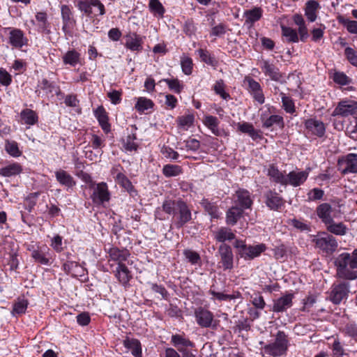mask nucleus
<instances>
[{
  "label": "nucleus",
  "mask_w": 357,
  "mask_h": 357,
  "mask_svg": "<svg viewBox=\"0 0 357 357\" xmlns=\"http://www.w3.org/2000/svg\"><path fill=\"white\" fill-rule=\"evenodd\" d=\"M336 268V277L347 280L357 278V249L351 254L343 252L339 255L334 261Z\"/></svg>",
  "instance_id": "nucleus-1"
},
{
  "label": "nucleus",
  "mask_w": 357,
  "mask_h": 357,
  "mask_svg": "<svg viewBox=\"0 0 357 357\" xmlns=\"http://www.w3.org/2000/svg\"><path fill=\"white\" fill-rule=\"evenodd\" d=\"M164 212L173 215L175 227L182 228L192 220V213L187 204L181 199H167L162 206Z\"/></svg>",
  "instance_id": "nucleus-2"
},
{
  "label": "nucleus",
  "mask_w": 357,
  "mask_h": 357,
  "mask_svg": "<svg viewBox=\"0 0 357 357\" xmlns=\"http://www.w3.org/2000/svg\"><path fill=\"white\" fill-rule=\"evenodd\" d=\"M289 341L284 332L279 331L277 333L275 342L265 345L261 349L264 357H279L284 355L288 349Z\"/></svg>",
  "instance_id": "nucleus-3"
},
{
  "label": "nucleus",
  "mask_w": 357,
  "mask_h": 357,
  "mask_svg": "<svg viewBox=\"0 0 357 357\" xmlns=\"http://www.w3.org/2000/svg\"><path fill=\"white\" fill-rule=\"evenodd\" d=\"M234 246L237 249L238 255L245 260H252L259 257L266 249L264 243L247 245L242 240H236Z\"/></svg>",
  "instance_id": "nucleus-4"
},
{
  "label": "nucleus",
  "mask_w": 357,
  "mask_h": 357,
  "mask_svg": "<svg viewBox=\"0 0 357 357\" xmlns=\"http://www.w3.org/2000/svg\"><path fill=\"white\" fill-rule=\"evenodd\" d=\"M86 182L89 183V187L93 188V194L91 197L92 201L96 204H102L105 202H109L110 199V193L106 183L100 182L96 184L91 179L89 175L84 176Z\"/></svg>",
  "instance_id": "nucleus-5"
},
{
  "label": "nucleus",
  "mask_w": 357,
  "mask_h": 357,
  "mask_svg": "<svg viewBox=\"0 0 357 357\" xmlns=\"http://www.w3.org/2000/svg\"><path fill=\"white\" fill-rule=\"evenodd\" d=\"M312 242L317 248L326 254L333 253L338 246L335 238L326 232L318 233L312 239Z\"/></svg>",
  "instance_id": "nucleus-6"
},
{
  "label": "nucleus",
  "mask_w": 357,
  "mask_h": 357,
  "mask_svg": "<svg viewBox=\"0 0 357 357\" xmlns=\"http://www.w3.org/2000/svg\"><path fill=\"white\" fill-rule=\"evenodd\" d=\"M28 250L31 252V257L36 263L50 266L54 261V257L50 252V249L46 245H37L36 247L29 245Z\"/></svg>",
  "instance_id": "nucleus-7"
},
{
  "label": "nucleus",
  "mask_w": 357,
  "mask_h": 357,
  "mask_svg": "<svg viewBox=\"0 0 357 357\" xmlns=\"http://www.w3.org/2000/svg\"><path fill=\"white\" fill-rule=\"evenodd\" d=\"M349 287L350 284L348 282H335L331 288L329 300L335 305L340 304L343 300L347 298Z\"/></svg>",
  "instance_id": "nucleus-8"
},
{
  "label": "nucleus",
  "mask_w": 357,
  "mask_h": 357,
  "mask_svg": "<svg viewBox=\"0 0 357 357\" xmlns=\"http://www.w3.org/2000/svg\"><path fill=\"white\" fill-rule=\"evenodd\" d=\"M337 169L342 174L357 173V154L349 153L340 158L337 164Z\"/></svg>",
  "instance_id": "nucleus-9"
},
{
  "label": "nucleus",
  "mask_w": 357,
  "mask_h": 357,
  "mask_svg": "<svg viewBox=\"0 0 357 357\" xmlns=\"http://www.w3.org/2000/svg\"><path fill=\"white\" fill-rule=\"evenodd\" d=\"M357 112V102L353 100L340 101L333 112L332 116L347 117Z\"/></svg>",
  "instance_id": "nucleus-10"
},
{
  "label": "nucleus",
  "mask_w": 357,
  "mask_h": 357,
  "mask_svg": "<svg viewBox=\"0 0 357 357\" xmlns=\"http://www.w3.org/2000/svg\"><path fill=\"white\" fill-rule=\"evenodd\" d=\"M220 255V264L224 270H231L234 266V255L231 247L227 244H222L218 248Z\"/></svg>",
  "instance_id": "nucleus-11"
},
{
  "label": "nucleus",
  "mask_w": 357,
  "mask_h": 357,
  "mask_svg": "<svg viewBox=\"0 0 357 357\" xmlns=\"http://www.w3.org/2000/svg\"><path fill=\"white\" fill-rule=\"evenodd\" d=\"M61 17L63 21L62 30L66 34H70L76 24V20L69 6H61Z\"/></svg>",
  "instance_id": "nucleus-12"
},
{
  "label": "nucleus",
  "mask_w": 357,
  "mask_h": 357,
  "mask_svg": "<svg viewBox=\"0 0 357 357\" xmlns=\"http://www.w3.org/2000/svg\"><path fill=\"white\" fill-rule=\"evenodd\" d=\"M195 317L197 324L201 327H211L214 316L208 310L202 307H197L195 311Z\"/></svg>",
  "instance_id": "nucleus-13"
},
{
  "label": "nucleus",
  "mask_w": 357,
  "mask_h": 357,
  "mask_svg": "<svg viewBox=\"0 0 357 357\" xmlns=\"http://www.w3.org/2000/svg\"><path fill=\"white\" fill-rule=\"evenodd\" d=\"M305 128L307 133L312 135L321 137L324 135L326 132V127L324 123L316 119H308L304 122Z\"/></svg>",
  "instance_id": "nucleus-14"
},
{
  "label": "nucleus",
  "mask_w": 357,
  "mask_h": 357,
  "mask_svg": "<svg viewBox=\"0 0 357 357\" xmlns=\"http://www.w3.org/2000/svg\"><path fill=\"white\" fill-rule=\"evenodd\" d=\"M235 197L236 206L243 208V210L251 208L253 200L251 197V193L248 190L239 188L236 191Z\"/></svg>",
  "instance_id": "nucleus-15"
},
{
  "label": "nucleus",
  "mask_w": 357,
  "mask_h": 357,
  "mask_svg": "<svg viewBox=\"0 0 357 357\" xmlns=\"http://www.w3.org/2000/svg\"><path fill=\"white\" fill-rule=\"evenodd\" d=\"M125 47L132 52H140L143 49V38L136 33H129L125 36Z\"/></svg>",
  "instance_id": "nucleus-16"
},
{
  "label": "nucleus",
  "mask_w": 357,
  "mask_h": 357,
  "mask_svg": "<svg viewBox=\"0 0 357 357\" xmlns=\"http://www.w3.org/2000/svg\"><path fill=\"white\" fill-rule=\"evenodd\" d=\"M309 175V172L305 171H292L287 175V185L294 187H298L304 183Z\"/></svg>",
  "instance_id": "nucleus-17"
},
{
  "label": "nucleus",
  "mask_w": 357,
  "mask_h": 357,
  "mask_svg": "<svg viewBox=\"0 0 357 357\" xmlns=\"http://www.w3.org/2000/svg\"><path fill=\"white\" fill-rule=\"evenodd\" d=\"M293 294H286L274 301L273 311L275 312H283L292 306Z\"/></svg>",
  "instance_id": "nucleus-18"
},
{
  "label": "nucleus",
  "mask_w": 357,
  "mask_h": 357,
  "mask_svg": "<svg viewBox=\"0 0 357 357\" xmlns=\"http://www.w3.org/2000/svg\"><path fill=\"white\" fill-rule=\"evenodd\" d=\"M28 39L20 29H11L9 33V43L15 48H21L26 45Z\"/></svg>",
  "instance_id": "nucleus-19"
},
{
  "label": "nucleus",
  "mask_w": 357,
  "mask_h": 357,
  "mask_svg": "<svg viewBox=\"0 0 357 357\" xmlns=\"http://www.w3.org/2000/svg\"><path fill=\"white\" fill-rule=\"evenodd\" d=\"M55 177L59 184L66 188V190H73L76 185V181L74 178L63 169L56 171Z\"/></svg>",
  "instance_id": "nucleus-20"
},
{
  "label": "nucleus",
  "mask_w": 357,
  "mask_h": 357,
  "mask_svg": "<svg viewBox=\"0 0 357 357\" xmlns=\"http://www.w3.org/2000/svg\"><path fill=\"white\" fill-rule=\"evenodd\" d=\"M266 206L273 211H278L284 204L283 199L279 195L272 190H268L264 194Z\"/></svg>",
  "instance_id": "nucleus-21"
},
{
  "label": "nucleus",
  "mask_w": 357,
  "mask_h": 357,
  "mask_svg": "<svg viewBox=\"0 0 357 357\" xmlns=\"http://www.w3.org/2000/svg\"><path fill=\"white\" fill-rule=\"evenodd\" d=\"M63 270L73 277H82L85 275L86 270L76 261H67L62 265Z\"/></svg>",
  "instance_id": "nucleus-22"
},
{
  "label": "nucleus",
  "mask_w": 357,
  "mask_h": 357,
  "mask_svg": "<svg viewBox=\"0 0 357 357\" xmlns=\"http://www.w3.org/2000/svg\"><path fill=\"white\" fill-rule=\"evenodd\" d=\"M114 275L119 282L124 287L128 284L132 278L130 271L126 264H119L114 271Z\"/></svg>",
  "instance_id": "nucleus-23"
},
{
  "label": "nucleus",
  "mask_w": 357,
  "mask_h": 357,
  "mask_svg": "<svg viewBox=\"0 0 357 357\" xmlns=\"http://www.w3.org/2000/svg\"><path fill=\"white\" fill-rule=\"evenodd\" d=\"M260 119L262 122V126L266 128H270L274 125L282 128L284 126L283 117L280 115L274 114L267 116L265 114H262Z\"/></svg>",
  "instance_id": "nucleus-24"
},
{
  "label": "nucleus",
  "mask_w": 357,
  "mask_h": 357,
  "mask_svg": "<svg viewBox=\"0 0 357 357\" xmlns=\"http://www.w3.org/2000/svg\"><path fill=\"white\" fill-rule=\"evenodd\" d=\"M261 68L264 73L266 76H268L272 80L278 82L282 78V74L279 69L267 61H263L261 62Z\"/></svg>",
  "instance_id": "nucleus-25"
},
{
  "label": "nucleus",
  "mask_w": 357,
  "mask_h": 357,
  "mask_svg": "<svg viewBox=\"0 0 357 357\" xmlns=\"http://www.w3.org/2000/svg\"><path fill=\"white\" fill-rule=\"evenodd\" d=\"M62 60L64 64L75 67L77 65H82L81 54L75 49L70 50L63 56Z\"/></svg>",
  "instance_id": "nucleus-26"
},
{
  "label": "nucleus",
  "mask_w": 357,
  "mask_h": 357,
  "mask_svg": "<svg viewBox=\"0 0 357 357\" xmlns=\"http://www.w3.org/2000/svg\"><path fill=\"white\" fill-rule=\"evenodd\" d=\"M332 211V207L328 203L319 204L316 209L317 216L321 220L324 225L330 223V221L333 220L331 216Z\"/></svg>",
  "instance_id": "nucleus-27"
},
{
  "label": "nucleus",
  "mask_w": 357,
  "mask_h": 357,
  "mask_svg": "<svg viewBox=\"0 0 357 357\" xmlns=\"http://www.w3.org/2000/svg\"><path fill=\"white\" fill-rule=\"evenodd\" d=\"M171 342L180 352L187 349L188 347H193L195 346V344L189 339L178 334L172 336Z\"/></svg>",
  "instance_id": "nucleus-28"
},
{
  "label": "nucleus",
  "mask_w": 357,
  "mask_h": 357,
  "mask_svg": "<svg viewBox=\"0 0 357 357\" xmlns=\"http://www.w3.org/2000/svg\"><path fill=\"white\" fill-rule=\"evenodd\" d=\"M110 259L116 261L117 264H124L123 262L127 260L130 256V252L128 250H120L118 248H112L108 252Z\"/></svg>",
  "instance_id": "nucleus-29"
},
{
  "label": "nucleus",
  "mask_w": 357,
  "mask_h": 357,
  "mask_svg": "<svg viewBox=\"0 0 357 357\" xmlns=\"http://www.w3.org/2000/svg\"><path fill=\"white\" fill-rule=\"evenodd\" d=\"M268 176L271 181L282 185H287V176L284 175L274 165L269 166Z\"/></svg>",
  "instance_id": "nucleus-30"
},
{
  "label": "nucleus",
  "mask_w": 357,
  "mask_h": 357,
  "mask_svg": "<svg viewBox=\"0 0 357 357\" xmlns=\"http://www.w3.org/2000/svg\"><path fill=\"white\" fill-rule=\"evenodd\" d=\"M100 126L105 133L110 131V125L108 122V116L103 107H98L94 112Z\"/></svg>",
  "instance_id": "nucleus-31"
},
{
  "label": "nucleus",
  "mask_w": 357,
  "mask_h": 357,
  "mask_svg": "<svg viewBox=\"0 0 357 357\" xmlns=\"http://www.w3.org/2000/svg\"><path fill=\"white\" fill-rule=\"evenodd\" d=\"M320 8L319 3L315 0L307 1L305 7V15L307 20L313 22L317 17V10Z\"/></svg>",
  "instance_id": "nucleus-32"
},
{
  "label": "nucleus",
  "mask_w": 357,
  "mask_h": 357,
  "mask_svg": "<svg viewBox=\"0 0 357 357\" xmlns=\"http://www.w3.org/2000/svg\"><path fill=\"white\" fill-rule=\"evenodd\" d=\"M123 345L135 357H142L141 344L138 340L127 337L123 340Z\"/></svg>",
  "instance_id": "nucleus-33"
},
{
  "label": "nucleus",
  "mask_w": 357,
  "mask_h": 357,
  "mask_svg": "<svg viewBox=\"0 0 357 357\" xmlns=\"http://www.w3.org/2000/svg\"><path fill=\"white\" fill-rule=\"evenodd\" d=\"M243 210L238 206L231 207L227 212L226 222L229 225H234L241 218Z\"/></svg>",
  "instance_id": "nucleus-34"
},
{
  "label": "nucleus",
  "mask_w": 357,
  "mask_h": 357,
  "mask_svg": "<svg viewBox=\"0 0 357 357\" xmlns=\"http://www.w3.org/2000/svg\"><path fill=\"white\" fill-rule=\"evenodd\" d=\"M214 238L221 243L226 241H231L235 238V234L231 229L228 227H220L213 232Z\"/></svg>",
  "instance_id": "nucleus-35"
},
{
  "label": "nucleus",
  "mask_w": 357,
  "mask_h": 357,
  "mask_svg": "<svg viewBox=\"0 0 357 357\" xmlns=\"http://www.w3.org/2000/svg\"><path fill=\"white\" fill-rule=\"evenodd\" d=\"M20 118L23 123L33 126L38 121L37 113L31 109H24L20 112Z\"/></svg>",
  "instance_id": "nucleus-36"
},
{
  "label": "nucleus",
  "mask_w": 357,
  "mask_h": 357,
  "mask_svg": "<svg viewBox=\"0 0 357 357\" xmlns=\"http://www.w3.org/2000/svg\"><path fill=\"white\" fill-rule=\"evenodd\" d=\"M325 225L328 232L337 236H344L347 231V227L343 222H335L333 220Z\"/></svg>",
  "instance_id": "nucleus-37"
},
{
  "label": "nucleus",
  "mask_w": 357,
  "mask_h": 357,
  "mask_svg": "<svg viewBox=\"0 0 357 357\" xmlns=\"http://www.w3.org/2000/svg\"><path fill=\"white\" fill-rule=\"evenodd\" d=\"M22 172V166L17 162H13L0 169V175L10 177L20 174Z\"/></svg>",
  "instance_id": "nucleus-38"
},
{
  "label": "nucleus",
  "mask_w": 357,
  "mask_h": 357,
  "mask_svg": "<svg viewBox=\"0 0 357 357\" xmlns=\"http://www.w3.org/2000/svg\"><path fill=\"white\" fill-rule=\"evenodd\" d=\"M245 24L252 26L255 22L260 20L262 16L261 8L255 7L253 9L246 10L244 13Z\"/></svg>",
  "instance_id": "nucleus-39"
},
{
  "label": "nucleus",
  "mask_w": 357,
  "mask_h": 357,
  "mask_svg": "<svg viewBox=\"0 0 357 357\" xmlns=\"http://www.w3.org/2000/svg\"><path fill=\"white\" fill-rule=\"evenodd\" d=\"M29 302L24 298H17L14 303L12 310V314L14 316L21 315L26 312Z\"/></svg>",
  "instance_id": "nucleus-40"
},
{
  "label": "nucleus",
  "mask_w": 357,
  "mask_h": 357,
  "mask_svg": "<svg viewBox=\"0 0 357 357\" xmlns=\"http://www.w3.org/2000/svg\"><path fill=\"white\" fill-rule=\"evenodd\" d=\"M282 35L287 43H298L299 37L297 31L291 27L281 26Z\"/></svg>",
  "instance_id": "nucleus-41"
},
{
  "label": "nucleus",
  "mask_w": 357,
  "mask_h": 357,
  "mask_svg": "<svg viewBox=\"0 0 357 357\" xmlns=\"http://www.w3.org/2000/svg\"><path fill=\"white\" fill-rule=\"evenodd\" d=\"M153 102L151 99L145 97L138 98L135 105V108L139 113H144L149 109H153Z\"/></svg>",
  "instance_id": "nucleus-42"
},
{
  "label": "nucleus",
  "mask_w": 357,
  "mask_h": 357,
  "mask_svg": "<svg viewBox=\"0 0 357 357\" xmlns=\"http://www.w3.org/2000/svg\"><path fill=\"white\" fill-rule=\"evenodd\" d=\"M36 20L38 29L42 33H48L50 32V23L47 21V15L45 12H38L36 15Z\"/></svg>",
  "instance_id": "nucleus-43"
},
{
  "label": "nucleus",
  "mask_w": 357,
  "mask_h": 357,
  "mask_svg": "<svg viewBox=\"0 0 357 357\" xmlns=\"http://www.w3.org/2000/svg\"><path fill=\"white\" fill-rule=\"evenodd\" d=\"M162 172L167 178L174 177L183 173V168L177 165L167 164L163 166Z\"/></svg>",
  "instance_id": "nucleus-44"
},
{
  "label": "nucleus",
  "mask_w": 357,
  "mask_h": 357,
  "mask_svg": "<svg viewBox=\"0 0 357 357\" xmlns=\"http://www.w3.org/2000/svg\"><path fill=\"white\" fill-rule=\"evenodd\" d=\"M38 87L46 94L55 93L56 95L60 93V89L54 82H50L47 79H43L38 84Z\"/></svg>",
  "instance_id": "nucleus-45"
},
{
  "label": "nucleus",
  "mask_w": 357,
  "mask_h": 357,
  "mask_svg": "<svg viewBox=\"0 0 357 357\" xmlns=\"http://www.w3.org/2000/svg\"><path fill=\"white\" fill-rule=\"evenodd\" d=\"M204 122L215 135L219 136L220 135V132L218 128L219 121L217 117L213 116H207L205 117Z\"/></svg>",
  "instance_id": "nucleus-46"
},
{
  "label": "nucleus",
  "mask_w": 357,
  "mask_h": 357,
  "mask_svg": "<svg viewBox=\"0 0 357 357\" xmlns=\"http://www.w3.org/2000/svg\"><path fill=\"white\" fill-rule=\"evenodd\" d=\"M201 205L211 218H218L219 217L218 208L215 204L210 202L206 199H204L201 202Z\"/></svg>",
  "instance_id": "nucleus-47"
},
{
  "label": "nucleus",
  "mask_w": 357,
  "mask_h": 357,
  "mask_svg": "<svg viewBox=\"0 0 357 357\" xmlns=\"http://www.w3.org/2000/svg\"><path fill=\"white\" fill-rule=\"evenodd\" d=\"M116 183H118L122 188L128 192H131L133 190V185L128 177L122 172H119L114 177Z\"/></svg>",
  "instance_id": "nucleus-48"
},
{
  "label": "nucleus",
  "mask_w": 357,
  "mask_h": 357,
  "mask_svg": "<svg viewBox=\"0 0 357 357\" xmlns=\"http://www.w3.org/2000/svg\"><path fill=\"white\" fill-rule=\"evenodd\" d=\"M209 294L219 301H230L241 297V294L238 291H236L232 294H226L222 292H217L213 289H210Z\"/></svg>",
  "instance_id": "nucleus-49"
},
{
  "label": "nucleus",
  "mask_w": 357,
  "mask_h": 357,
  "mask_svg": "<svg viewBox=\"0 0 357 357\" xmlns=\"http://www.w3.org/2000/svg\"><path fill=\"white\" fill-rule=\"evenodd\" d=\"M280 95L281 96L282 107L286 112L289 114H293L295 112V105L293 100L291 97L287 96L285 93L280 92Z\"/></svg>",
  "instance_id": "nucleus-50"
},
{
  "label": "nucleus",
  "mask_w": 357,
  "mask_h": 357,
  "mask_svg": "<svg viewBox=\"0 0 357 357\" xmlns=\"http://www.w3.org/2000/svg\"><path fill=\"white\" fill-rule=\"evenodd\" d=\"M149 8L151 13L160 17H163L165 12L164 6L159 0H149Z\"/></svg>",
  "instance_id": "nucleus-51"
},
{
  "label": "nucleus",
  "mask_w": 357,
  "mask_h": 357,
  "mask_svg": "<svg viewBox=\"0 0 357 357\" xmlns=\"http://www.w3.org/2000/svg\"><path fill=\"white\" fill-rule=\"evenodd\" d=\"M5 149L9 155L13 157L17 158L22 155V152L19 149L18 144L15 141L6 140Z\"/></svg>",
  "instance_id": "nucleus-52"
},
{
  "label": "nucleus",
  "mask_w": 357,
  "mask_h": 357,
  "mask_svg": "<svg viewBox=\"0 0 357 357\" xmlns=\"http://www.w3.org/2000/svg\"><path fill=\"white\" fill-rule=\"evenodd\" d=\"M197 52L202 61L212 66H215L217 64V61L211 55L208 50L199 49Z\"/></svg>",
  "instance_id": "nucleus-53"
},
{
  "label": "nucleus",
  "mask_w": 357,
  "mask_h": 357,
  "mask_svg": "<svg viewBox=\"0 0 357 357\" xmlns=\"http://www.w3.org/2000/svg\"><path fill=\"white\" fill-rule=\"evenodd\" d=\"M160 82H166L169 89L176 93H180L183 89V84L178 79H163Z\"/></svg>",
  "instance_id": "nucleus-54"
},
{
  "label": "nucleus",
  "mask_w": 357,
  "mask_h": 357,
  "mask_svg": "<svg viewBox=\"0 0 357 357\" xmlns=\"http://www.w3.org/2000/svg\"><path fill=\"white\" fill-rule=\"evenodd\" d=\"M136 139L137 137L135 132H132L130 135H128L124 141L123 146L125 149L128 151H137L138 145L135 142Z\"/></svg>",
  "instance_id": "nucleus-55"
},
{
  "label": "nucleus",
  "mask_w": 357,
  "mask_h": 357,
  "mask_svg": "<svg viewBox=\"0 0 357 357\" xmlns=\"http://www.w3.org/2000/svg\"><path fill=\"white\" fill-rule=\"evenodd\" d=\"M195 117L192 114H188L181 116L178 118V126L183 128L184 130H188L191 126H192L194 123Z\"/></svg>",
  "instance_id": "nucleus-56"
},
{
  "label": "nucleus",
  "mask_w": 357,
  "mask_h": 357,
  "mask_svg": "<svg viewBox=\"0 0 357 357\" xmlns=\"http://www.w3.org/2000/svg\"><path fill=\"white\" fill-rule=\"evenodd\" d=\"M182 71L185 75H190L192 73L193 63L191 58L183 56L181 59Z\"/></svg>",
  "instance_id": "nucleus-57"
},
{
  "label": "nucleus",
  "mask_w": 357,
  "mask_h": 357,
  "mask_svg": "<svg viewBox=\"0 0 357 357\" xmlns=\"http://www.w3.org/2000/svg\"><path fill=\"white\" fill-rule=\"evenodd\" d=\"M333 79L336 84L342 86L349 84L351 82V79L342 72H335L333 74Z\"/></svg>",
  "instance_id": "nucleus-58"
},
{
  "label": "nucleus",
  "mask_w": 357,
  "mask_h": 357,
  "mask_svg": "<svg viewBox=\"0 0 357 357\" xmlns=\"http://www.w3.org/2000/svg\"><path fill=\"white\" fill-rule=\"evenodd\" d=\"M213 89L215 93L220 95L222 99L227 100L230 98L229 94L225 91V84L222 79L218 80L215 82Z\"/></svg>",
  "instance_id": "nucleus-59"
},
{
  "label": "nucleus",
  "mask_w": 357,
  "mask_h": 357,
  "mask_svg": "<svg viewBox=\"0 0 357 357\" xmlns=\"http://www.w3.org/2000/svg\"><path fill=\"white\" fill-rule=\"evenodd\" d=\"M160 152L166 158L170 159L172 160H177L179 157L178 152L167 146L164 145L161 148Z\"/></svg>",
  "instance_id": "nucleus-60"
},
{
  "label": "nucleus",
  "mask_w": 357,
  "mask_h": 357,
  "mask_svg": "<svg viewBox=\"0 0 357 357\" xmlns=\"http://www.w3.org/2000/svg\"><path fill=\"white\" fill-rule=\"evenodd\" d=\"M183 255L192 264H197L201 261L199 255L192 250H185L183 251Z\"/></svg>",
  "instance_id": "nucleus-61"
},
{
  "label": "nucleus",
  "mask_w": 357,
  "mask_h": 357,
  "mask_svg": "<svg viewBox=\"0 0 357 357\" xmlns=\"http://www.w3.org/2000/svg\"><path fill=\"white\" fill-rule=\"evenodd\" d=\"M344 54L349 63L357 67V51L348 47L344 50Z\"/></svg>",
  "instance_id": "nucleus-62"
},
{
  "label": "nucleus",
  "mask_w": 357,
  "mask_h": 357,
  "mask_svg": "<svg viewBox=\"0 0 357 357\" xmlns=\"http://www.w3.org/2000/svg\"><path fill=\"white\" fill-rule=\"evenodd\" d=\"M345 334L351 338H353L356 342H357V324L355 323H349L347 324L344 329Z\"/></svg>",
  "instance_id": "nucleus-63"
},
{
  "label": "nucleus",
  "mask_w": 357,
  "mask_h": 357,
  "mask_svg": "<svg viewBox=\"0 0 357 357\" xmlns=\"http://www.w3.org/2000/svg\"><path fill=\"white\" fill-rule=\"evenodd\" d=\"M333 357H343L344 349L338 340H335L332 345Z\"/></svg>",
  "instance_id": "nucleus-64"
}]
</instances>
